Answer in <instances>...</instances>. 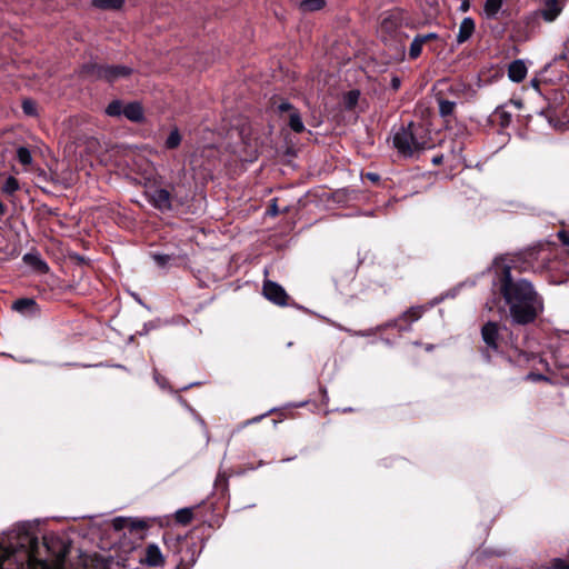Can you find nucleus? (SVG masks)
I'll list each match as a JSON object with an SVG mask.
<instances>
[{
	"instance_id": "1",
	"label": "nucleus",
	"mask_w": 569,
	"mask_h": 569,
	"mask_svg": "<svg viewBox=\"0 0 569 569\" xmlns=\"http://www.w3.org/2000/svg\"><path fill=\"white\" fill-rule=\"evenodd\" d=\"M42 548L48 553L41 558L38 538L32 536L27 526L0 535V569H66L64 558L70 546L56 533L43 537Z\"/></svg>"
},
{
	"instance_id": "2",
	"label": "nucleus",
	"mask_w": 569,
	"mask_h": 569,
	"mask_svg": "<svg viewBox=\"0 0 569 569\" xmlns=\"http://www.w3.org/2000/svg\"><path fill=\"white\" fill-rule=\"evenodd\" d=\"M501 293L509 307L510 318L516 325L532 323L543 311V299L526 279L513 280L506 270Z\"/></svg>"
},
{
	"instance_id": "3",
	"label": "nucleus",
	"mask_w": 569,
	"mask_h": 569,
	"mask_svg": "<svg viewBox=\"0 0 569 569\" xmlns=\"http://www.w3.org/2000/svg\"><path fill=\"white\" fill-rule=\"evenodd\" d=\"M392 144L403 157H412L415 153L430 147L429 137L422 126L410 122L407 127H400L392 137Z\"/></svg>"
},
{
	"instance_id": "4",
	"label": "nucleus",
	"mask_w": 569,
	"mask_h": 569,
	"mask_svg": "<svg viewBox=\"0 0 569 569\" xmlns=\"http://www.w3.org/2000/svg\"><path fill=\"white\" fill-rule=\"evenodd\" d=\"M88 71L99 79H103L108 82H114L120 78L128 77L132 69L126 66L92 64L89 67Z\"/></svg>"
},
{
	"instance_id": "5",
	"label": "nucleus",
	"mask_w": 569,
	"mask_h": 569,
	"mask_svg": "<svg viewBox=\"0 0 569 569\" xmlns=\"http://www.w3.org/2000/svg\"><path fill=\"white\" fill-rule=\"evenodd\" d=\"M262 291H263L264 297L268 300H270L271 302L279 305V306L287 305L288 296H287L284 289L280 284H278L273 281L267 280L263 283Z\"/></svg>"
},
{
	"instance_id": "6",
	"label": "nucleus",
	"mask_w": 569,
	"mask_h": 569,
	"mask_svg": "<svg viewBox=\"0 0 569 569\" xmlns=\"http://www.w3.org/2000/svg\"><path fill=\"white\" fill-rule=\"evenodd\" d=\"M482 340L488 349L498 351L500 342L499 326L497 322H487L481 329Z\"/></svg>"
},
{
	"instance_id": "7",
	"label": "nucleus",
	"mask_w": 569,
	"mask_h": 569,
	"mask_svg": "<svg viewBox=\"0 0 569 569\" xmlns=\"http://www.w3.org/2000/svg\"><path fill=\"white\" fill-rule=\"evenodd\" d=\"M140 561L149 567H163L166 563V559L156 543H149L146 547L144 557Z\"/></svg>"
},
{
	"instance_id": "8",
	"label": "nucleus",
	"mask_w": 569,
	"mask_h": 569,
	"mask_svg": "<svg viewBox=\"0 0 569 569\" xmlns=\"http://www.w3.org/2000/svg\"><path fill=\"white\" fill-rule=\"evenodd\" d=\"M149 201L156 209L160 211H168L171 209V194L166 189H154L149 193Z\"/></svg>"
},
{
	"instance_id": "9",
	"label": "nucleus",
	"mask_w": 569,
	"mask_h": 569,
	"mask_svg": "<svg viewBox=\"0 0 569 569\" xmlns=\"http://www.w3.org/2000/svg\"><path fill=\"white\" fill-rule=\"evenodd\" d=\"M563 3L559 0H546L540 10V14L545 21L552 22L561 13Z\"/></svg>"
},
{
	"instance_id": "10",
	"label": "nucleus",
	"mask_w": 569,
	"mask_h": 569,
	"mask_svg": "<svg viewBox=\"0 0 569 569\" xmlns=\"http://www.w3.org/2000/svg\"><path fill=\"white\" fill-rule=\"evenodd\" d=\"M422 315V308L416 307L406 311L399 319L396 320L395 326L399 330H407L409 326L417 321Z\"/></svg>"
},
{
	"instance_id": "11",
	"label": "nucleus",
	"mask_w": 569,
	"mask_h": 569,
	"mask_svg": "<svg viewBox=\"0 0 569 569\" xmlns=\"http://www.w3.org/2000/svg\"><path fill=\"white\" fill-rule=\"evenodd\" d=\"M527 67L522 60H515L509 64L508 77L513 82H521L527 76Z\"/></svg>"
},
{
	"instance_id": "12",
	"label": "nucleus",
	"mask_w": 569,
	"mask_h": 569,
	"mask_svg": "<svg viewBox=\"0 0 569 569\" xmlns=\"http://www.w3.org/2000/svg\"><path fill=\"white\" fill-rule=\"evenodd\" d=\"M123 116L133 122H139L143 119V110L140 103L130 102L123 107Z\"/></svg>"
},
{
	"instance_id": "13",
	"label": "nucleus",
	"mask_w": 569,
	"mask_h": 569,
	"mask_svg": "<svg viewBox=\"0 0 569 569\" xmlns=\"http://www.w3.org/2000/svg\"><path fill=\"white\" fill-rule=\"evenodd\" d=\"M475 31V22L471 18H465L459 27V32L457 36V41L459 43H463L467 41Z\"/></svg>"
},
{
	"instance_id": "14",
	"label": "nucleus",
	"mask_w": 569,
	"mask_h": 569,
	"mask_svg": "<svg viewBox=\"0 0 569 569\" xmlns=\"http://www.w3.org/2000/svg\"><path fill=\"white\" fill-rule=\"evenodd\" d=\"M23 261L41 273H46L49 270L47 262L43 261L38 254L27 253L23 257Z\"/></svg>"
},
{
	"instance_id": "15",
	"label": "nucleus",
	"mask_w": 569,
	"mask_h": 569,
	"mask_svg": "<svg viewBox=\"0 0 569 569\" xmlns=\"http://www.w3.org/2000/svg\"><path fill=\"white\" fill-rule=\"evenodd\" d=\"M326 4V0H302L299 2L298 7L302 13H310L322 10Z\"/></svg>"
},
{
	"instance_id": "16",
	"label": "nucleus",
	"mask_w": 569,
	"mask_h": 569,
	"mask_svg": "<svg viewBox=\"0 0 569 569\" xmlns=\"http://www.w3.org/2000/svg\"><path fill=\"white\" fill-rule=\"evenodd\" d=\"M503 0H486L485 13L488 18H495L502 7Z\"/></svg>"
},
{
	"instance_id": "17",
	"label": "nucleus",
	"mask_w": 569,
	"mask_h": 569,
	"mask_svg": "<svg viewBox=\"0 0 569 569\" xmlns=\"http://www.w3.org/2000/svg\"><path fill=\"white\" fill-rule=\"evenodd\" d=\"M128 522H129L128 529L130 532L144 531L146 529L149 528L148 521L142 518L128 517Z\"/></svg>"
},
{
	"instance_id": "18",
	"label": "nucleus",
	"mask_w": 569,
	"mask_h": 569,
	"mask_svg": "<svg viewBox=\"0 0 569 569\" xmlns=\"http://www.w3.org/2000/svg\"><path fill=\"white\" fill-rule=\"evenodd\" d=\"M360 97V92L358 90L348 91L342 99L343 106L346 109L351 110L358 103Z\"/></svg>"
},
{
	"instance_id": "19",
	"label": "nucleus",
	"mask_w": 569,
	"mask_h": 569,
	"mask_svg": "<svg viewBox=\"0 0 569 569\" xmlns=\"http://www.w3.org/2000/svg\"><path fill=\"white\" fill-rule=\"evenodd\" d=\"M495 121H498L500 127L506 128L511 122V114L507 112L503 108H497L495 113Z\"/></svg>"
},
{
	"instance_id": "20",
	"label": "nucleus",
	"mask_w": 569,
	"mask_h": 569,
	"mask_svg": "<svg viewBox=\"0 0 569 569\" xmlns=\"http://www.w3.org/2000/svg\"><path fill=\"white\" fill-rule=\"evenodd\" d=\"M176 521L178 523H181V525H188L189 522H191L192 518H193V512H192V509L191 508H182V509H179L177 512H176Z\"/></svg>"
},
{
	"instance_id": "21",
	"label": "nucleus",
	"mask_w": 569,
	"mask_h": 569,
	"mask_svg": "<svg viewBox=\"0 0 569 569\" xmlns=\"http://www.w3.org/2000/svg\"><path fill=\"white\" fill-rule=\"evenodd\" d=\"M423 44V41L416 36L409 48V58L412 60L417 59L421 54Z\"/></svg>"
},
{
	"instance_id": "22",
	"label": "nucleus",
	"mask_w": 569,
	"mask_h": 569,
	"mask_svg": "<svg viewBox=\"0 0 569 569\" xmlns=\"http://www.w3.org/2000/svg\"><path fill=\"white\" fill-rule=\"evenodd\" d=\"M17 159L22 166H29L32 163L31 152L26 147H19L17 149Z\"/></svg>"
},
{
	"instance_id": "23",
	"label": "nucleus",
	"mask_w": 569,
	"mask_h": 569,
	"mask_svg": "<svg viewBox=\"0 0 569 569\" xmlns=\"http://www.w3.org/2000/svg\"><path fill=\"white\" fill-rule=\"evenodd\" d=\"M123 0H93V4L100 9H119Z\"/></svg>"
},
{
	"instance_id": "24",
	"label": "nucleus",
	"mask_w": 569,
	"mask_h": 569,
	"mask_svg": "<svg viewBox=\"0 0 569 569\" xmlns=\"http://www.w3.org/2000/svg\"><path fill=\"white\" fill-rule=\"evenodd\" d=\"M123 104L119 100H114L106 109V112L110 117L123 116Z\"/></svg>"
},
{
	"instance_id": "25",
	"label": "nucleus",
	"mask_w": 569,
	"mask_h": 569,
	"mask_svg": "<svg viewBox=\"0 0 569 569\" xmlns=\"http://www.w3.org/2000/svg\"><path fill=\"white\" fill-rule=\"evenodd\" d=\"M2 192L11 196L19 189V182L13 177H8L2 186Z\"/></svg>"
},
{
	"instance_id": "26",
	"label": "nucleus",
	"mask_w": 569,
	"mask_h": 569,
	"mask_svg": "<svg viewBox=\"0 0 569 569\" xmlns=\"http://www.w3.org/2000/svg\"><path fill=\"white\" fill-rule=\"evenodd\" d=\"M180 142H181V136H180L178 129H174L170 132V134L168 136V138L166 140V148L176 149L179 147Z\"/></svg>"
},
{
	"instance_id": "27",
	"label": "nucleus",
	"mask_w": 569,
	"mask_h": 569,
	"mask_svg": "<svg viewBox=\"0 0 569 569\" xmlns=\"http://www.w3.org/2000/svg\"><path fill=\"white\" fill-rule=\"evenodd\" d=\"M456 108V103L449 100H439V112L442 117L450 116Z\"/></svg>"
},
{
	"instance_id": "28",
	"label": "nucleus",
	"mask_w": 569,
	"mask_h": 569,
	"mask_svg": "<svg viewBox=\"0 0 569 569\" xmlns=\"http://www.w3.org/2000/svg\"><path fill=\"white\" fill-rule=\"evenodd\" d=\"M289 126L295 132H302L305 130L301 117L297 112L290 114Z\"/></svg>"
},
{
	"instance_id": "29",
	"label": "nucleus",
	"mask_w": 569,
	"mask_h": 569,
	"mask_svg": "<svg viewBox=\"0 0 569 569\" xmlns=\"http://www.w3.org/2000/svg\"><path fill=\"white\" fill-rule=\"evenodd\" d=\"M152 259L159 267L164 268L171 260V256L164 253H153Z\"/></svg>"
},
{
	"instance_id": "30",
	"label": "nucleus",
	"mask_w": 569,
	"mask_h": 569,
	"mask_svg": "<svg viewBox=\"0 0 569 569\" xmlns=\"http://www.w3.org/2000/svg\"><path fill=\"white\" fill-rule=\"evenodd\" d=\"M34 305L32 299H19L14 301L13 309L17 311H23L24 309Z\"/></svg>"
},
{
	"instance_id": "31",
	"label": "nucleus",
	"mask_w": 569,
	"mask_h": 569,
	"mask_svg": "<svg viewBox=\"0 0 569 569\" xmlns=\"http://www.w3.org/2000/svg\"><path fill=\"white\" fill-rule=\"evenodd\" d=\"M128 517H117L112 520V527L117 531L128 529Z\"/></svg>"
},
{
	"instance_id": "32",
	"label": "nucleus",
	"mask_w": 569,
	"mask_h": 569,
	"mask_svg": "<svg viewBox=\"0 0 569 569\" xmlns=\"http://www.w3.org/2000/svg\"><path fill=\"white\" fill-rule=\"evenodd\" d=\"M22 110L28 116H36L37 114L36 103L32 100H24L22 102Z\"/></svg>"
},
{
	"instance_id": "33",
	"label": "nucleus",
	"mask_w": 569,
	"mask_h": 569,
	"mask_svg": "<svg viewBox=\"0 0 569 569\" xmlns=\"http://www.w3.org/2000/svg\"><path fill=\"white\" fill-rule=\"evenodd\" d=\"M393 27H397L396 20L392 17H387L381 21V31H390Z\"/></svg>"
},
{
	"instance_id": "34",
	"label": "nucleus",
	"mask_w": 569,
	"mask_h": 569,
	"mask_svg": "<svg viewBox=\"0 0 569 569\" xmlns=\"http://www.w3.org/2000/svg\"><path fill=\"white\" fill-rule=\"evenodd\" d=\"M551 567L552 569H569V565H567L566 561L560 558L553 559Z\"/></svg>"
},
{
	"instance_id": "35",
	"label": "nucleus",
	"mask_w": 569,
	"mask_h": 569,
	"mask_svg": "<svg viewBox=\"0 0 569 569\" xmlns=\"http://www.w3.org/2000/svg\"><path fill=\"white\" fill-rule=\"evenodd\" d=\"M418 37L423 41V43H426L427 41H430V40L438 39V34L433 33V32H430L427 34H418Z\"/></svg>"
},
{
	"instance_id": "36",
	"label": "nucleus",
	"mask_w": 569,
	"mask_h": 569,
	"mask_svg": "<svg viewBox=\"0 0 569 569\" xmlns=\"http://www.w3.org/2000/svg\"><path fill=\"white\" fill-rule=\"evenodd\" d=\"M558 238L563 244H569V236L565 231L558 232Z\"/></svg>"
},
{
	"instance_id": "37",
	"label": "nucleus",
	"mask_w": 569,
	"mask_h": 569,
	"mask_svg": "<svg viewBox=\"0 0 569 569\" xmlns=\"http://www.w3.org/2000/svg\"><path fill=\"white\" fill-rule=\"evenodd\" d=\"M400 86H401V81H400V79H399L398 77H393V78L391 79V88H392L393 90H398V89L400 88Z\"/></svg>"
},
{
	"instance_id": "38",
	"label": "nucleus",
	"mask_w": 569,
	"mask_h": 569,
	"mask_svg": "<svg viewBox=\"0 0 569 569\" xmlns=\"http://www.w3.org/2000/svg\"><path fill=\"white\" fill-rule=\"evenodd\" d=\"M291 108V106L288 103V102H282L280 106H279V109L280 111H287Z\"/></svg>"
},
{
	"instance_id": "39",
	"label": "nucleus",
	"mask_w": 569,
	"mask_h": 569,
	"mask_svg": "<svg viewBox=\"0 0 569 569\" xmlns=\"http://www.w3.org/2000/svg\"><path fill=\"white\" fill-rule=\"evenodd\" d=\"M367 177L371 180V181H378L379 180V176L377 173H368Z\"/></svg>"
},
{
	"instance_id": "40",
	"label": "nucleus",
	"mask_w": 569,
	"mask_h": 569,
	"mask_svg": "<svg viewBox=\"0 0 569 569\" xmlns=\"http://www.w3.org/2000/svg\"><path fill=\"white\" fill-rule=\"evenodd\" d=\"M270 213H271L272 216L278 214V208H277V204H276V203H273V204H272V208H271V210H270Z\"/></svg>"
},
{
	"instance_id": "41",
	"label": "nucleus",
	"mask_w": 569,
	"mask_h": 569,
	"mask_svg": "<svg viewBox=\"0 0 569 569\" xmlns=\"http://www.w3.org/2000/svg\"><path fill=\"white\" fill-rule=\"evenodd\" d=\"M4 212V206L2 204V202L0 201V214H3Z\"/></svg>"
},
{
	"instance_id": "42",
	"label": "nucleus",
	"mask_w": 569,
	"mask_h": 569,
	"mask_svg": "<svg viewBox=\"0 0 569 569\" xmlns=\"http://www.w3.org/2000/svg\"><path fill=\"white\" fill-rule=\"evenodd\" d=\"M433 162H435V163H438V162H439V159H438V158H435V159H433Z\"/></svg>"
}]
</instances>
